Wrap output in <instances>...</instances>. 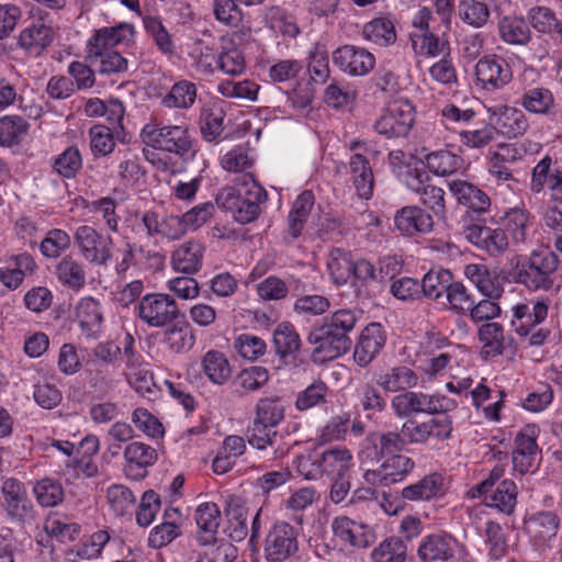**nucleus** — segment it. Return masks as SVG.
Masks as SVG:
<instances>
[{"mask_svg":"<svg viewBox=\"0 0 562 562\" xmlns=\"http://www.w3.org/2000/svg\"><path fill=\"white\" fill-rule=\"evenodd\" d=\"M267 199V191L250 177L237 187L223 188L216 196V204L229 211L236 222L248 224L259 216Z\"/></svg>","mask_w":562,"mask_h":562,"instance_id":"nucleus-1","label":"nucleus"},{"mask_svg":"<svg viewBox=\"0 0 562 562\" xmlns=\"http://www.w3.org/2000/svg\"><path fill=\"white\" fill-rule=\"evenodd\" d=\"M558 267L559 258L555 252L548 246H541L517 261L515 279L528 290L548 291L554 284Z\"/></svg>","mask_w":562,"mask_h":562,"instance_id":"nucleus-2","label":"nucleus"},{"mask_svg":"<svg viewBox=\"0 0 562 562\" xmlns=\"http://www.w3.org/2000/svg\"><path fill=\"white\" fill-rule=\"evenodd\" d=\"M458 406L456 400L441 393H425L408 390L392 397L391 407L398 418H411L418 414L445 415Z\"/></svg>","mask_w":562,"mask_h":562,"instance_id":"nucleus-3","label":"nucleus"},{"mask_svg":"<svg viewBox=\"0 0 562 562\" xmlns=\"http://www.w3.org/2000/svg\"><path fill=\"white\" fill-rule=\"evenodd\" d=\"M143 142L153 148L172 153L183 160L195 156L194 142L189 130L181 125H166L158 127L147 124L140 133Z\"/></svg>","mask_w":562,"mask_h":562,"instance_id":"nucleus-4","label":"nucleus"},{"mask_svg":"<svg viewBox=\"0 0 562 562\" xmlns=\"http://www.w3.org/2000/svg\"><path fill=\"white\" fill-rule=\"evenodd\" d=\"M1 493L3 508L11 522L19 526H31L36 521V508L22 482L13 477L4 480Z\"/></svg>","mask_w":562,"mask_h":562,"instance_id":"nucleus-5","label":"nucleus"},{"mask_svg":"<svg viewBox=\"0 0 562 562\" xmlns=\"http://www.w3.org/2000/svg\"><path fill=\"white\" fill-rule=\"evenodd\" d=\"M139 319L149 327L161 328L178 318L180 310L169 294L150 293L144 295L135 306Z\"/></svg>","mask_w":562,"mask_h":562,"instance_id":"nucleus-6","label":"nucleus"},{"mask_svg":"<svg viewBox=\"0 0 562 562\" xmlns=\"http://www.w3.org/2000/svg\"><path fill=\"white\" fill-rule=\"evenodd\" d=\"M452 419L448 414L432 416L426 420L408 418L402 425L404 440L411 445H423L429 440L446 441L451 438Z\"/></svg>","mask_w":562,"mask_h":562,"instance_id":"nucleus-7","label":"nucleus"},{"mask_svg":"<svg viewBox=\"0 0 562 562\" xmlns=\"http://www.w3.org/2000/svg\"><path fill=\"white\" fill-rule=\"evenodd\" d=\"M415 122V109L407 99H395L387 103L375 122L379 134L389 138L406 136Z\"/></svg>","mask_w":562,"mask_h":562,"instance_id":"nucleus-8","label":"nucleus"},{"mask_svg":"<svg viewBox=\"0 0 562 562\" xmlns=\"http://www.w3.org/2000/svg\"><path fill=\"white\" fill-rule=\"evenodd\" d=\"M429 177L426 171L412 168L405 177L407 188L419 195V202L425 211L432 215V220H443L446 216V192L443 189L428 183Z\"/></svg>","mask_w":562,"mask_h":562,"instance_id":"nucleus-9","label":"nucleus"},{"mask_svg":"<svg viewBox=\"0 0 562 562\" xmlns=\"http://www.w3.org/2000/svg\"><path fill=\"white\" fill-rule=\"evenodd\" d=\"M74 241L83 259L92 265L106 266L112 257V238L101 235L89 225L76 229Z\"/></svg>","mask_w":562,"mask_h":562,"instance_id":"nucleus-10","label":"nucleus"},{"mask_svg":"<svg viewBox=\"0 0 562 562\" xmlns=\"http://www.w3.org/2000/svg\"><path fill=\"white\" fill-rule=\"evenodd\" d=\"M299 550L297 531L285 522H276L265 540V557L269 562H283Z\"/></svg>","mask_w":562,"mask_h":562,"instance_id":"nucleus-11","label":"nucleus"},{"mask_svg":"<svg viewBox=\"0 0 562 562\" xmlns=\"http://www.w3.org/2000/svg\"><path fill=\"white\" fill-rule=\"evenodd\" d=\"M488 124L495 132L507 138L522 136L529 128V122L525 113L514 106L496 104L486 106Z\"/></svg>","mask_w":562,"mask_h":562,"instance_id":"nucleus-12","label":"nucleus"},{"mask_svg":"<svg viewBox=\"0 0 562 562\" xmlns=\"http://www.w3.org/2000/svg\"><path fill=\"white\" fill-rule=\"evenodd\" d=\"M411 42L416 56L426 58L441 57L429 70H454L448 41L440 38L432 32H427L411 33Z\"/></svg>","mask_w":562,"mask_h":562,"instance_id":"nucleus-13","label":"nucleus"},{"mask_svg":"<svg viewBox=\"0 0 562 562\" xmlns=\"http://www.w3.org/2000/svg\"><path fill=\"white\" fill-rule=\"evenodd\" d=\"M414 468L415 462L409 457L396 453L386 458L378 469L367 470L363 477L371 485L390 486L405 480Z\"/></svg>","mask_w":562,"mask_h":562,"instance_id":"nucleus-14","label":"nucleus"},{"mask_svg":"<svg viewBox=\"0 0 562 562\" xmlns=\"http://www.w3.org/2000/svg\"><path fill=\"white\" fill-rule=\"evenodd\" d=\"M307 340L315 345L314 352L324 353L326 358L334 359L349 351L352 341L349 335L335 329L327 321L314 328Z\"/></svg>","mask_w":562,"mask_h":562,"instance_id":"nucleus-15","label":"nucleus"},{"mask_svg":"<svg viewBox=\"0 0 562 562\" xmlns=\"http://www.w3.org/2000/svg\"><path fill=\"white\" fill-rule=\"evenodd\" d=\"M536 426L527 425L515 438L513 452L514 470L520 474L533 472L540 460V450L537 445Z\"/></svg>","mask_w":562,"mask_h":562,"instance_id":"nucleus-16","label":"nucleus"},{"mask_svg":"<svg viewBox=\"0 0 562 562\" xmlns=\"http://www.w3.org/2000/svg\"><path fill=\"white\" fill-rule=\"evenodd\" d=\"M123 472L133 481H140L147 475V469L154 465L158 453L151 446L142 441H132L123 449Z\"/></svg>","mask_w":562,"mask_h":562,"instance_id":"nucleus-17","label":"nucleus"},{"mask_svg":"<svg viewBox=\"0 0 562 562\" xmlns=\"http://www.w3.org/2000/svg\"><path fill=\"white\" fill-rule=\"evenodd\" d=\"M246 436L248 443L255 449L266 450L271 448V460L281 459L290 451L291 446L281 441L282 436L274 426H268V424L252 419L247 428Z\"/></svg>","mask_w":562,"mask_h":562,"instance_id":"nucleus-18","label":"nucleus"},{"mask_svg":"<svg viewBox=\"0 0 562 562\" xmlns=\"http://www.w3.org/2000/svg\"><path fill=\"white\" fill-rule=\"evenodd\" d=\"M465 238L479 249L492 257L503 255L509 246L508 237L503 228L483 225H469L464 228Z\"/></svg>","mask_w":562,"mask_h":562,"instance_id":"nucleus-19","label":"nucleus"},{"mask_svg":"<svg viewBox=\"0 0 562 562\" xmlns=\"http://www.w3.org/2000/svg\"><path fill=\"white\" fill-rule=\"evenodd\" d=\"M386 342V333L380 323L368 324L355 346L353 359L361 367L369 366Z\"/></svg>","mask_w":562,"mask_h":562,"instance_id":"nucleus-20","label":"nucleus"},{"mask_svg":"<svg viewBox=\"0 0 562 562\" xmlns=\"http://www.w3.org/2000/svg\"><path fill=\"white\" fill-rule=\"evenodd\" d=\"M133 36L134 27L128 23L101 27L88 40V52L90 55L103 57L104 50L115 45L128 43Z\"/></svg>","mask_w":562,"mask_h":562,"instance_id":"nucleus-21","label":"nucleus"},{"mask_svg":"<svg viewBox=\"0 0 562 562\" xmlns=\"http://www.w3.org/2000/svg\"><path fill=\"white\" fill-rule=\"evenodd\" d=\"M458 542L448 533H432L423 539L417 554L423 562H448L454 558Z\"/></svg>","mask_w":562,"mask_h":562,"instance_id":"nucleus-22","label":"nucleus"},{"mask_svg":"<svg viewBox=\"0 0 562 562\" xmlns=\"http://www.w3.org/2000/svg\"><path fill=\"white\" fill-rule=\"evenodd\" d=\"M394 224L398 232L407 236L427 234L434 228L432 215L417 205L404 206L396 211Z\"/></svg>","mask_w":562,"mask_h":562,"instance_id":"nucleus-23","label":"nucleus"},{"mask_svg":"<svg viewBox=\"0 0 562 562\" xmlns=\"http://www.w3.org/2000/svg\"><path fill=\"white\" fill-rule=\"evenodd\" d=\"M76 319L82 335L97 339L103 328V308L97 299L85 296L76 305Z\"/></svg>","mask_w":562,"mask_h":562,"instance_id":"nucleus-24","label":"nucleus"},{"mask_svg":"<svg viewBox=\"0 0 562 562\" xmlns=\"http://www.w3.org/2000/svg\"><path fill=\"white\" fill-rule=\"evenodd\" d=\"M203 256L202 243L194 239L187 240L172 251L171 267L178 272L194 274L202 267Z\"/></svg>","mask_w":562,"mask_h":562,"instance_id":"nucleus-25","label":"nucleus"},{"mask_svg":"<svg viewBox=\"0 0 562 562\" xmlns=\"http://www.w3.org/2000/svg\"><path fill=\"white\" fill-rule=\"evenodd\" d=\"M225 515L227 526L225 532L232 541H241L248 535L247 516L248 509L244 501L234 495L225 497Z\"/></svg>","mask_w":562,"mask_h":562,"instance_id":"nucleus-26","label":"nucleus"},{"mask_svg":"<svg viewBox=\"0 0 562 562\" xmlns=\"http://www.w3.org/2000/svg\"><path fill=\"white\" fill-rule=\"evenodd\" d=\"M449 188L459 203L472 212L479 215L488 212L491 206L490 196L480 188L464 180H453L449 183Z\"/></svg>","mask_w":562,"mask_h":562,"instance_id":"nucleus-27","label":"nucleus"},{"mask_svg":"<svg viewBox=\"0 0 562 562\" xmlns=\"http://www.w3.org/2000/svg\"><path fill=\"white\" fill-rule=\"evenodd\" d=\"M333 63L340 70H372L375 58L364 48L346 45L334 52Z\"/></svg>","mask_w":562,"mask_h":562,"instance_id":"nucleus-28","label":"nucleus"},{"mask_svg":"<svg viewBox=\"0 0 562 562\" xmlns=\"http://www.w3.org/2000/svg\"><path fill=\"white\" fill-rule=\"evenodd\" d=\"M418 381L417 373L406 366L393 367L379 374L375 380L379 387L391 393H403L412 390L417 386Z\"/></svg>","mask_w":562,"mask_h":562,"instance_id":"nucleus-29","label":"nucleus"},{"mask_svg":"<svg viewBox=\"0 0 562 562\" xmlns=\"http://www.w3.org/2000/svg\"><path fill=\"white\" fill-rule=\"evenodd\" d=\"M513 325L520 336L529 335L532 327L540 324L548 315V304L543 301L518 304L513 307Z\"/></svg>","mask_w":562,"mask_h":562,"instance_id":"nucleus-30","label":"nucleus"},{"mask_svg":"<svg viewBox=\"0 0 562 562\" xmlns=\"http://www.w3.org/2000/svg\"><path fill=\"white\" fill-rule=\"evenodd\" d=\"M220 518L221 512L215 503H203L198 506L195 510L196 540L201 546H207L215 541Z\"/></svg>","mask_w":562,"mask_h":562,"instance_id":"nucleus-31","label":"nucleus"},{"mask_svg":"<svg viewBox=\"0 0 562 562\" xmlns=\"http://www.w3.org/2000/svg\"><path fill=\"white\" fill-rule=\"evenodd\" d=\"M350 179L361 199L369 200L373 194L374 176L369 160L361 154L355 153L349 160Z\"/></svg>","mask_w":562,"mask_h":562,"instance_id":"nucleus-32","label":"nucleus"},{"mask_svg":"<svg viewBox=\"0 0 562 562\" xmlns=\"http://www.w3.org/2000/svg\"><path fill=\"white\" fill-rule=\"evenodd\" d=\"M560 518L553 512H539L529 517L527 528L540 546H549L558 533Z\"/></svg>","mask_w":562,"mask_h":562,"instance_id":"nucleus-33","label":"nucleus"},{"mask_svg":"<svg viewBox=\"0 0 562 562\" xmlns=\"http://www.w3.org/2000/svg\"><path fill=\"white\" fill-rule=\"evenodd\" d=\"M464 276L486 297L499 299L503 294V286L498 279L491 274L484 265L470 263L464 267Z\"/></svg>","mask_w":562,"mask_h":562,"instance_id":"nucleus-34","label":"nucleus"},{"mask_svg":"<svg viewBox=\"0 0 562 562\" xmlns=\"http://www.w3.org/2000/svg\"><path fill=\"white\" fill-rule=\"evenodd\" d=\"M54 32L44 23H33L20 32L19 44L27 53L40 55L52 43Z\"/></svg>","mask_w":562,"mask_h":562,"instance_id":"nucleus-35","label":"nucleus"},{"mask_svg":"<svg viewBox=\"0 0 562 562\" xmlns=\"http://www.w3.org/2000/svg\"><path fill=\"white\" fill-rule=\"evenodd\" d=\"M55 274L63 285L74 291H79L86 284L85 267L71 255H66L58 261Z\"/></svg>","mask_w":562,"mask_h":562,"instance_id":"nucleus-36","label":"nucleus"},{"mask_svg":"<svg viewBox=\"0 0 562 562\" xmlns=\"http://www.w3.org/2000/svg\"><path fill=\"white\" fill-rule=\"evenodd\" d=\"M324 474L331 477L348 475L353 465V458L346 447H334L321 453Z\"/></svg>","mask_w":562,"mask_h":562,"instance_id":"nucleus-37","label":"nucleus"},{"mask_svg":"<svg viewBox=\"0 0 562 562\" xmlns=\"http://www.w3.org/2000/svg\"><path fill=\"white\" fill-rule=\"evenodd\" d=\"M362 33L366 40L379 46L392 45L397 37L394 21L389 15L372 19L364 24Z\"/></svg>","mask_w":562,"mask_h":562,"instance_id":"nucleus-38","label":"nucleus"},{"mask_svg":"<svg viewBox=\"0 0 562 562\" xmlns=\"http://www.w3.org/2000/svg\"><path fill=\"white\" fill-rule=\"evenodd\" d=\"M201 368L205 376L216 385L225 384L232 376V367L225 355L209 350L202 358Z\"/></svg>","mask_w":562,"mask_h":562,"instance_id":"nucleus-39","label":"nucleus"},{"mask_svg":"<svg viewBox=\"0 0 562 562\" xmlns=\"http://www.w3.org/2000/svg\"><path fill=\"white\" fill-rule=\"evenodd\" d=\"M442 479L439 474L432 473L424 476L415 484L404 487L401 496L411 502L429 501L441 494Z\"/></svg>","mask_w":562,"mask_h":562,"instance_id":"nucleus-40","label":"nucleus"},{"mask_svg":"<svg viewBox=\"0 0 562 562\" xmlns=\"http://www.w3.org/2000/svg\"><path fill=\"white\" fill-rule=\"evenodd\" d=\"M30 123L20 115H4L0 117V145L13 147L20 145L26 137Z\"/></svg>","mask_w":562,"mask_h":562,"instance_id":"nucleus-41","label":"nucleus"},{"mask_svg":"<svg viewBox=\"0 0 562 562\" xmlns=\"http://www.w3.org/2000/svg\"><path fill=\"white\" fill-rule=\"evenodd\" d=\"M407 541L400 537L391 536L382 540L372 551L373 562H405L407 559Z\"/></svg>","mask_w":562,"mask_h":562,"instance_id":"nucleus-42","label":"nucleus"},{"mask_svg":"<svg viewBox=\"0 0 562 562\" xmlns=\"http://www.w3.org/2000/svg\"><path fill=\"white\" fill-rule=\"evenodd\" d=\"M501 38L510 45H524L530 38L528 23L521 16L506 15L498 22Z\"/></svg>","mask_w":562,"mask_h":562,"instance_id":"nucleus-43","label":"nucleus"},{"mask_svg":"<svg viewBox=\"0 0 562 562\" xmlns=\"http://www.w3.org/2000/svg\"><path fill=\"white\" fill-rule=\"evenodd\" d=\"M273 346L282 358L294 356L301 348V339L295 327L289 323H280L273 330Z\"/></svg>","mask_w":562,"mask_h":562,"instance_id":"nucleus-44","label":"nucleus"},{"mask_svg":"<svg viewBox=\"0 0 562 562\" xmlns=\"http://www.w3.org/2000/svg\"><path fill=\"white\" fill-rule=\"evenodd\" d=\"M451 282L452 274L449 270L432 269L424 276L419 286L424 296L439 301L440 299L446 297Z\"/></svg>","mask_w":562,"mask_h":562,"instance_id":"nucleus-45","label":"nucleus"},{"mask_svg":"<svg viewBox=\"0 0 562 562\" xmlns=\"http://www.w3.org/2000/svg\"><path fill=\"white\" fill-rule=\"evenodd\" d=\"M315 198L312 191L306 190L302 192L293 203L292 210L289 214V232L292 237L300 236L310 213L314 206Z\"/></svg>","mask_w":562,"mask_h":562,"instance_id":"nucleus-46","label":"nucleus"},{"mask_svg":"<svg viewBox=\"0 0 562 562\" xmlns=\"http://www.w3.org/2000/svg\"><path fill=\"white\" fill-rule=\"evenodd\" d=\"M263 22L267 27L284 36L295 37L300 33L295 19L277 5L265 9Z\"/></svg>","mask_w":562,"mask_h":562,"instance_id":"nucleus-47","label":"nucleus"},{"mask_svg":"<svg viewBox=\"0 0 562 562\" xmlns=\"http://www.w3.org/2000/svg\"><path fill=\"white\" fill-rule=\"evenodd\" d=\"M479 339L483 344L481 353L485 358L496 357L505 349V336L498 323H485L479 328Z\"/></svg>","mask_w":562,"mask_h":562,"instance_id":"nucleus-48","label":"nucleus"},{"mask_svg":"<svg viewBox=\"0 0 562 562\" xmlns=\"http://www.w3.org/2000/svg\"><path fill=\"white\" fill-rule=\"evenodd\" d=\"M285 416V407L278 396L260 398L254 409V418L257 422L278 427Z\"/></svg>","mask_w":562,"mask_h":562,"instance_id":"nucleus-49","label":"nucleus"},{"mask_svg":"<svg viewBox=\"0 0 562 562\" xmlns=\"http://www.w3.org/2000/svg\"><path fill=\"white\" fill-rule=\"evenodd\" d=\"M363 527L356 524L347 516L336 517L331 522V530L340 541L353 547L364 548L369 544L364 539Z\"/></svg>","mask_w":562,"mask_h":562,"instance_id":"nucleus-50","label":"nucleus"},{"mask_svg":"<svg viewBox=\"0 0 562 562\" xmlns=\"http://www.w3.org/2000/svg\"><path fill=\"white\" fill-rule=\"evenodd\" d=\"M516 497V484L510 480H504L488 497L485 496V501L490 507L497 508L499 512L510 515L517 503Z\"/></svg>","mask_w":562,"mask_h":562,"instance_id":"nucleus-51","label":"nucleus"},{"mask_svg":"<svg viewBox=\"0 0 562 562\" xmlns=\"http://www.w3.org/2000/svg\"><path fill=\"white\" fill-rule=\"evenodd\" d=\"M33 493L37 503L43 507L57 506L65 497L61 484L50 477L36 481L33 485Z\"/></svg>","mask_w":562,"mask_h":562,"instance_id":"nucleus-52","label":"nucleus"},{"mask_svg":"<svg viewBox=\"0 0 562 562\" xmlns=\"http://www.w3.org/2000/svg\"><path fill=\"white\" fill-rule=\"evenodd\" d=\"M224 110L217 105L212 104L202 110L201 113V133L205 140H215L224 131Z\"/></svg>","mask_w":562,"mask_h":562,"instance_id":"nucleus-53","label":"nucleus"},{"mask_svg":"<svg viewBox=\"0 0 562 562\" xmlns=\"http://www.w3.org/2000/svg\"><path fill=\"white\" fill-rule=\"evenodd\" d=\"M458 15L464 23L479 29L487 23L490 9L486 3L479 0H460Z\"/></svg>","mask_w":562,"mask_h":562,"instance_id":"nucleus-54","label":"nucleus"},{"mask_svg":"<svg viewBox=\"0 0 562 562\" xmlns=\"http://www.w3.org/2000/svg\"><path fill=\"white\" fill-rule=\"evenodd\" d=\"M520 104L530 113L549 114L554 108V98L548 89L532 88L524 93Z\"/></svg>","mask_w":562,"mask_h":562,"instance_id":"nucleus-55","label":"nucleus"},{"mask_svg":"<svg viewBox=\"0 0 562 562\" xmlns=\"http://www.w3.org/2000/svg\"><path fill=\"white\" fill-rule=\"evenodd\" d=\"M165 340L175 352L190 350L195 342V336L187 323L175 324L165 331Z\"/></svg>","mask_w":562,"mask_h":562,"instance_id":"nucleus-56","label":"nucleus"},{"mask_svg":"<svg viewBox=\"0 0 562 562\" xmlns=\"http://www.w3.org/2000/svg\"><path fill=\"white\" fill-rule=\"evenodd\" d=\"M425 159L429 170L437 176H449L461 166V158L448 150L432 151Z\"/></svg>","mask_w":562,"mask_h":562,"instance_id":"nucleus-57","label":"nucleus"},{"mask_svg":"<svg viewBox=\"0 0 562 562\" xmlns=\"http://www.w3.org/2000/svg\"><path fill=\"white\" fill-rule=\"evenodd\" d=\"M82 167V157L75 146L66 148L53 162V169L64 178H74Z\"/></svg>","mask_w":562,"mask_h":562,"instance_id":"nucleus-58","label":"nucleus"},{"mask_svg":"<svg viewBox=\"0 0 562 562\" xmlns=\"http://www.w3.org/2000/svg\"><path fill=\"white\" fill-rule=\"evenodd\" d=\"M327 394L328 386L324 382H314L297 394L295 407L297 411L304 412L323 405L326 403Z\"/></svg>","mask_w":562,"mask_h":562,"instance_id":"nucleus-59","label":"nucleus"},{"mask_svg":"<svg viewBox=\"0 0 562 562\" xmlns=\"http://www.w3.org/2000/svg\"><path fill=\"white\" fill-rule=\"evenodd\" d=\"M259 88V85L250 80H227L217 86L218 92L224 97L247 101L257 100Z\"/></svg>","mask_w":562,"mask_h":562,"instance_id":"nucleus-60","label":"nucleus"},{"mask_svg":"<svg viewBox=\"0 0 562 562\" xmlns=\"http://www.w3.org/2000/svg\"><path fill=\"white\" fill-rule=\"evenodd\" d=\"M196 98L195 86L189 81H180L172 86L170 92L164 98L162 103L168 108L191 106Z\"/></svg>","mask_w":562,"mask_h":562,"instance_id":"nucleus-61","label":"nucleus"},{"mask_svg":"<svg viewBox=\"0 0 562 562\" xmlns=\"http://www.w3.org/2000/svg\"><path fill=\"white\" fill-rule=\"evenodd\" d=\"M524 61L514 53L506 50L502 55H485L479 59L475 70H512L519 69Z\"/></svg>","mask_w":562,"mask_h":562,"instance_id":"nucleus-62","label":"nucleus"},{"mask_svg":"<svg viewBox=\"0 0 562 562\" xmlns=\"http://www.w3.org/2000/svg\"><path fill=\"white\" fill-rule=\"evenodd\" d=\"M106 498L110 507L117 516L125 515L135 504L136 497L125 485L114 484L108 488Z\"/></svg>","mask_w":562,"mask_h":562,"instance_id":"nucleus-63","label":"nucleus"},{"mask_svg":"<svg viewBox=\"0 0 562 562\" xmlns=\"http://www.w3.org/2000/svg\"><path fill=\"white\" fill-rule=\"evenodd\" d=\"M203 558L200 562H233L237 555V548L229 541L215 539L211 544L205 546Z\"/></svg>","mask_w":562,"mask_h":562,"instance_id":"nucleus-64","label":"nucleus"}]
</instances>
